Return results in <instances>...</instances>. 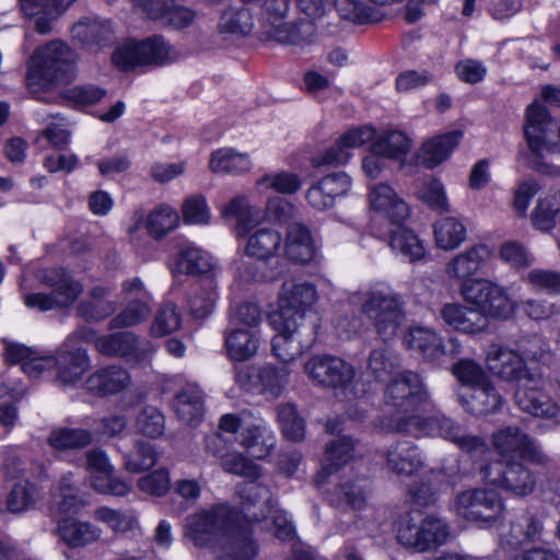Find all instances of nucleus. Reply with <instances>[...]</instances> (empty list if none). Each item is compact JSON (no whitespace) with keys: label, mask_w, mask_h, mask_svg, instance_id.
I'll return each mask as SVG.
<instances>
[{"label":"nucleus","mask_w":560,"mask_h":560,"mask_svg":"<svg viewBox=\"0 0 560 560\" xmlns=\"http://www.w3.org/2000/svg\"><path fill=\"white\" fill-rule=\"evenodd\" d=\"M387 432L413 436H441L455 443L462 451L475 459H486L491 453L482 438L467 434L465 429L453 419L439 416L424 418L419 415L398 416L388 420Z\"/></svg>","instance_id":"obj_1"},{"label":"nucleus","mask_w":560,"mask_h":560,"mask_svg":"<svg viewBox=\"0 0 560 560\" xmlns=\"http://www.w3.org/2000/svg\"><path fill=\"white\" fill-rule=\"evenodd\" d=\"M77 54L66 43L51 40L38 47L30 58L27 82L28 86H48L67 84L77 74Z\"/></svg>","instance_id":"obj_2"},{"label":"nucleus","mask_w":560,"mask_h":560,"mask_svg":"<svg viewBox=\"0 0 560 560\" xmlns=\"http://www.w3.org/2000/svg\"><path fill=\"white\" fill-rule=\"evenodd\" d=\"M90 368L91 360L85 349L63 343L55 355L35 358L24 363V373L31 377H37L54 369L56 383L74 386L82 381Z\"/></svg>","instance_id":"obj_3"},{"label":"nucleus","mask_w":560,"mask_h":560,"mask_svg":"<svg viewBox=\"0 0 560 560\" xmlns=\"http://www.w3.org/2000/svg\"><path fill=\"white\" fill-rule=\"evenodd\" d=\"M361 312L384 342L394 339L405 322V302L401 295L388 290L368 291Z\"/></svg>","instance_id":"obj_4"},{"label":"nucleus","mask_w":560,"mask_h":560,"mask_svg":"<svg viewBox=\"0 0 560 560\" xmlns=\"http://www.w3.org/2000/svg\"><path fill=\"white\" fill-rule=\"evenodd\" d=\"M176 59L173 48L162 36H152L142 42H127L118 46L113 55V63L121 70L137 66H163Z\"/></svg>","instance_id":"obj_5"},{"label":"nucleus","mask_w":560,"mask_h":560,"mask_svg":"<svg viewBox=\"0 0 560 560\" xmlns=\"http://www.w3.org/2000/svg\"><path fill=\"white\" fill-rule=\"evenodd\" d=\"M524 133L537 158H542L545 151L560 153V120L553 119L541 104L528 106Z\"/></svg>","instance_id":"obj_6"},{"label":"nucleus","mask_w":560,"mask_h":560,"mask_svg":"<svg viewBox=\"0 0 560 560\" xmlns=\"http://www.w3.org/2000/svg\"><path fill=\"white\" fill-rule=\"evenodd\" d=\"M492 439L493 445L503 463L523 460L534 465L546 466L550 462V458L534 440L518 427H505L495 432Z\"/></svg>","instance_id":"obj_7"},{"label":"nucleus","mask_w":560,"mask_h":560,"mask_svg":"<svg viewBox=\"0 0 560 560\" xmlns=\"http://www.w3.org/2000/svg\"><path fill=\"white\" fill-rule=\"evenodd\" d=\"M235 512L225 504L213 506L186 520L185 532L198 546L219 545Z\"/></svg>","instance_id":"obj_8"},{"label":"nucleus","mask_w":560,"mask_h":560,"mask_svg":"<svg viewBox=\"0 0 560 560\" xmlns=\"http://www.w3.org/2000/svg\"><path fill=\"white\" fill-rule=\"evenodd\" d=\"M457 513L481 526H492L497 523L503 511L500 495L487 489H472L463 491L455 499Z\"/></svg>","instance_id":"obj_9"},{"label":"nucleus","mask_w":560,"mask_h":560,"mask_svg":"<svg viewBox=\"0 0 560 560\" xmlns=\"http://www.w3.org/2000/svg\"><path fill=\"white\" fill-rule=\"evenodd\" d=\"M304 372L317 386L324 388H347L354 378L353 366L342 359L317 354L311 357L304 364Z\"/></svg>","instance_id":"obj_10"},{"label":"nucleus","mask_w":560,"mask_h":560,"mask_svg":"<svg viewBox=\"0 0 560 560\" xmlns=\"http://www.w3.org/2000/svg\"><path fill=\"white\" fill-rule=\"evenodd\" d=\"M462 294L467 302L474 303L487 318L488 316L506 317L512 311L511 302L504 290L488 280L466 282L462 288Z\"/></svg>","instance_id":"obj_11"},{"label":"nucleus","mask_w":560,"mask_h":560,"mask_svg":"<svg viewBox=\"0 0 560 560\" xmlns=\"http://www.w3.org/2000/svg\"><path fill=\"white\" fill-rule=\"evenodd\" d=\"M317 300V292L312 283L294 284L282 296V338L290 340L298 332L304 312Z\"/></svg>","instance_id":"obj_12"},{"label":"nucleus","mask_w":560,"mask_h":560,"mask_svg":"<svg viewBox=\"0 0 560 560\" xmlns=\"http://www.w3.org/2000/svg\"><path fill=\"white\" fill-rule=\"evenodd\" d=\"M385 397L388 404L409 413L424 404L429 395L418 374L404 372L388 384Z\"/></svg>","instance_id":"obj_13"},{"label":"nucleus","mask_w":560,"mask_h":560,"mask_svg":"<svg viewBox=\"0 0 560 560\" xmlns=\"http://www.w3.org/2000/svg\"><path fill=\"white\" fill-rule=\"evenodd\" d=\"M88 468L91 470L92 488L103 494L127 495L131 487L124 479L115 476L114 466L103 451L92 450L86 454Z\"/></svg>","instance_id":"obj_14"},{"label":"nucleus","mask_w":560,"mask_h":560,"mask_svg":"<svg viewBox=\"0 0 560 560\" xmlns=\"http://www.w3.org/2000/svg\"><path fill=\"white\" fill-rule=\"evenodd\" d=\"M234 378L241 388L277 398L280 394V374L276 365L270 363L255 366H237Z\"/></svg>","instance_id":"obj_15"},{"label":"nucleus","mask_w":560,"mask_h":560,"mask_svg":"<svg viewBox=\"0 0 560 560\" xmlns=\"http://www.w3.org/2000/svg\"><path fill=\"white\" fill-rule=\"evenodd\" d=\"M221 556L218 560H253L258 555V545L248 525H243L233 516L229 529L219 542Z\"/></svg>","instance_id":"obj_16"},{"label":"nucleus","mask_w":560,"mask_h":560,"mask_svg":"<svg viewBox=\"0 0 560 560\" xmlns=\"http://www.w3.org/2000/svg\"><path fill=\"white\" fill-rule=\"evenodd\" d=\"M96 351L105 357L131 358L141 360L151 351L149 342L140 340L131 331H116L101 335Z\"/></svg>","instance_id":"obj_17"},{"label":"nucleus","mask_w":560,"mask_h":560,"mask_svg":"<svg viewBox=\"0 0 560 560\" xmlns=\"http://www.w3.org/2000/svg\"><path fill=\"white\" fill-rule=\"evenodd\" d=\"M316 245L310 229L302 222H285L284 255L299 266L310 265L316 256Z\"/></svg>","instance_id":"obj_18"},{"label":"nucleus","mask_w":560,"mask_h":560,"mask_svg":"<svg viewBox=\"0 0 560 560\" xmlns=\"http://www.w3.org/2000/svg\"><path fill=\"white\" fill-rule=\"evenodd\" d=\"M83 292L82 284L70 275L48 293H30L25 295L24 302L31 308L42 312L54 308H65L73 304Z\"/></svg>","instance_id":"obj_19"},{"label":"nucleus","mask_w":560,"mask_h":560,"mask_svg":"<svg viewBox=\"0 0 560 560\" xmlns=\"http://www.w3.org/2000/svg\"><path fill=\"white\" fill-rule=\"evenodd\" d=\"M387 470L398 477H412L423 467L424 462L420 448L410 441H398L385 452Z\"/></svg>","instance_id":"obj_20"},{"label":"nucleus","mask_w":560,"mask_h":560,"mask_svg":"<svg viewBox=\"0 0 560 560\" xmlns=\"http://www.w3.org/2000/svg\"><path fill=\"white\" fill-rule=\"evenodd\" d=\"M487 368L493 375L516 384L529 376L523 359L517 353L497 345H492L488 350Z\"/></svg>","instance_id":"obj_21"},{"label":"nucleus","mask_w":560,"mask_h":560,"mask_svg":"<svg viewBox=\"0 0 560 560\" xmlns=\"http://www.w3.org/2000/svg\"><path fill=\"white\" fill-rule=\"evenodd\" d=\"M71 34L83 48L96 52L112 42L113 27L107 20L83 18L72 26Z\"/></svg>","instance_id":"obj_22"},{"label":"nucleus","mask_w":560,"mask_h":560,"mask_svg":"<svg viewBox=\"0 0 560 560\" xmlns=\"http://www.w3.org/2000/svg\"><path fill=\"white\" fill-rule=\"evenodd\" d=\"M533 378L526 377L516 384L514 393V401L516 406L524 412L534 417L553 418L558 415L559 408L546 394L540 392L536 386H529Z\"/></svg>","instance_id":"obj_23"},{"label":"nucleus","mask_w":560,"mask_h":560,"mask_svg":"<svg viewBox=\"0 0 560 560\" xmlns=\"http://www.w3.org/2000/svg\"><path fill=\"white\" fill-rule=\"evenodd\" d=\"M405 343L424 361L439 364L446 354L443 339L427 327H411L405 336Z\"/></svg>","instance_id":"obj_24"},{"label":"nucleus","mask_w":560,"mask_h":560,"mask_svg":"<svg viewBox=\"0 0 560 560\" xmlns=\"http://www.w3.org/2000/svg\"><path fill=\"white\" fill-rule=\"evenodd\" d=\"M371 207L386 215L392 223H402L410 214L408 205L387 184H376L371 188Z\"/></svg>","instance_id":"obj_25"},{"label":"nucleus","mask_w":560,"mask_h":560,"mask_svg":"<svg viewBox=\"0 0 560 560\" xmlns=\"http://www.w3.org/2000/svg\"><path fill=\"white\" fill-rule=\"evenodd\" d=\"M440 315L447 325L465 334L482 331L489 323L482 312L459 304L443 305Z\"/></svg>","instance_id":"obj_26"},{"label":"nucleus","mask_w":560,"mask_h":560,"mask_svg":"<svg viewBox=\"0 0 560 560\" xmlns=\"http://www.w3.org/2000/svg\"><path fill=\"white\" fill-rule=\"evenodd\" d=\"M131 382L127 370L118 365H109L97 370L86 380L89 390L98 395H113L125 389Z\"/></svg>","instance_id":"obj_27"},{"label":"nucleus","mask_w":560,"mask_h":560,"mask_svg":"<svg viewBox=\"0 0 560 560\" xmlns=\"http://www.w3.org/2000/svg\"><path fill=\"white\" fill-rule=\"evenodd\" d=\"M490 256L486 245H476L458 254L445 266V275L450 279L464 280L475 275Z\"/></svg>","instance_id":"obj_28"},{"label":"nucleus","mask_w":560,"mask_h":560,"mask_svg":"<svg viewBox=\"0 0 560 560\" xmlns=\"http://www.w3.org/2000/svg\"><path fill=\"white\" fill-rule=\"evenodd\" d=\"M544 525L540 518L530 511L520 514L512 523L506 544L511 548H520L540 540Z\"/></svg>","instance_id":"obj_29"},{"label":"nucleus","mask_w":560,"mask_h":560,"mask_svg":"<svg viewBox=\"0 0 560 560\" xmlns=\"http://www.w3.org/2000/svg\"><path fill=\"white\" fill-rule=\"evenodd\" d=\"M212 267L211 256L195 245L182 247L170 262L174 275H201Z\"/></svg>","instance_id":"obj_30"},{"label":"nucleus","mask_w":560,"mask_h":560,"mask_svg":"<svg viewBox=\"0 0 560 560\" xmlns=\"http://www.w3.org/2000/svg\"><path fill=\"white\" fill-rule=\"evenodd\" d=\"M173 407L182 421L198 424L203 415L202 390L196 385H186L175 395Z\"/></svg>","instance_id":"obj_31"},{"label":"nucleus","mask_w":560,"mask_h":560,"mask_svg":"<svg viewBox=\"0 0 560 560\" xmlns=\"http://www.w3.org/2000/svg\"><path fill=\"white\" fill-rule=\"evenodd\" d=\"M224 346L231 360L243 362L256 354L259 340L248 329L231 328L224 332Z\"/></svg>","instance_id":"obj_32"},{"label":"nucleus","mask_w":560,"mask_h":560,"mask_svg":"<svg viewBox=\"0 0 560 560\" xmlns=\"http://www.w3.org/2000/svg\"><path fill=\"white\" fill-rule=\"evenodd\" d=\"M253 164L246 153L232 148H222L211 153L209 168L214 174L242 175L250 171Z\"/></svg>","instance_id":"obj_33"},{"label":"nucleus","mask_w":560,"mask_h":560,"mask_svg":"<svg viewBox=\"0 0 560 560\" xmlns=\"http://www.w3.org/2000/svg\"><path fill=\"white\" fill-rule=\"evenodd\" d=\"M242 512L250 521H260L269 512L270 491L265 486L250 481L241 490Z\"/></svg>","instance_id":"obj_34"},{"label":"nucleus","mask_w":560,"mask_h":560,"mask_svg":"<svg viewBox=\"0 0 560 560\" xmlns=\"http://www.w3.org/2000/svg\"><path fill=\"white\" fill-rule=\"evenodd\" d=\"M462 136V131L455 130L424 142L421 156L422 163L428 168H433L441 164L458 144Z\"/></svg>","instance_id":"obj_35"},{"label":"nucleus","mask_w":560,"mask_h":560,"mask_svg":"<svg viewBox=\"0 0 560 560\" xmlns=\"http://www.w3.org/2000/svg\"><path fill=\"white\" fill-rule=\"evenodd\" d=\"M396 225L389 233V246L393 250L400 253L410 262L422 259L425 255L424 246L418 235L402 223Z\"/></svg>","instance_id":"obj_36"},{"label":"nucleus","mask_w":560,"mask_h":560,"mask_svg":"<svg viewBox=\"0 0 560 560\" xmlns=\"http://www.w3.org/2000/svg\"><path fill=\"white\" fill-rule=\"evenodd\" d=\"M59 535L70 547H83L97 541L102 529L89 522L69 520L59 524Z\"/></svg>","instance_id":"obj_37"},{"label":"nucleus","mask_w":560,"mask_h":560,"mask_svg":"<svg viewBox=\"0 0 560 560\" xmlns=\"http://www.w3.org/2000/svg\"><path fill=\"white\" fill-rule=\"evenodd\" d=\"M259 211L256 207H252L245 196L233 198L222 209L224 218L236 219V234L238 237L246 236L258 221Z\"/></svg>","instance_id":"obj_38"},{"label":"nucleus","mask_w":560,"mask_h":560,"mask_svg":"<svg viewBox=\"0 0 560 560\" xmlns=\"http://www.w3.org/2000/svg\"><path fill=\"white\" fill-rule=\"evenodd\" d=\"M505 477L502 489L517 497H525L533 492L536 486V478L521 460L506 462Z\"/></svg>","instance_id":"obj_39"},{"label":"nucleus","mask_w":560,"mask_h":560,"mask_svg":"<svg viewBox=\"0 0 560 560\" xmlns=\"http://www.w3.org/2000/svg\"><path fill=\"white\" fill-rule=\"evenodd\" d=\"M433 230L436 246L444 250L457 248L467 237L466 226L455 217L441 218Z\"/></svg>","instance_id":"obj_40"},{"label":"nucleus","mask_w":560,"mask_h":560,"mask_svg":"<svg viewBox=\"0 0 560 560\" xmlns=\"http://www.w3.org/2000/svg\"><path fill=\"white\" fill-rule=\"evenodd\" d=\"M354 441L347 435H340L326 445L324 464L319 476L326 478L337 471L352 456Z\"/></svg>","instance_id":"obj_41"},{"label":"nucleus","mask_w":560,"mask_h":560,"mask_svg":"<svg viewBox=\"0 0 560 560\" xmlns=\"http://www.w3.org/2000/svg\"><path fill=\"white\" fill-rule=\"evenodd\" d=\"M280 233L276 229L260 228L249 235L245 252L248 256L267 260L277 254Z\"/></svg>","instance_id":"obj_42"},{"label":"nucleus","mask_w":560,"mask_h":560,"mask_svg":"<svg viewBox=\"0 0 560 560\" xmlns=\"http://www.w3.org/2000/svg\"><path fill=\"white\" fill-rule=\"evenodd\" d=\"M179 215L177 211L168 205H159L147 217L144 226L148 234L161 240L177 228Z\"/></svg>","instance_id":"obj_43"},{"label":"nucleus","mask_w":560,"mask_h":560,"mask_svg":"<svg viewBox=\"0 0 560 560\" xmlns=\"http://www.w3.org/2000/svg\"><path fill=\"white\" fill-rule=\"evenodd\" d=\"M159 460L155 446L144 441H137L129 452L124 454V468L130 474L150 470Z\"/></svg>","instance_id":"obj_44"},{"label":"nucleus","mask_w":560,"mask_h":560,"mask_svg":"<svg viewBox=\"0 0 560 560\" xmlns=\"http://www.w3.org/2000/svg\"><path fill=\"white\" fill-rule=\"evenodd\" d=\"M47 443L59 452L79 450L92 443V433L79 428H57L50 432Z\"/></svg>","instance_id":"obj_45"},{"label":"nucleus","mask_w":560,"mask_h":560,"mask_svg":"<svg viewBox=\"0 0 560 560\" xmlns=\"http://www.w3.org/2000/svg\"><path fill=\"white\" fill-rule=\"evenodd\" d=\"M411 147V140L401 131L383 132L372 144V151L390 160L405 156Z\"/></svg>","instance_id":"obj_46"},{"label":"nucleus","mask_w":560,"mask_h":560,"mask_svg":"<svg viewBox=\"0 0 560 560\" xmlns=\"http://www.w3.org/2000/svg\"><path fill=\"white\" fill-rule=\"evenodd\" d=\"M243 2L261 4L260 40L280 43L279 0H243Z\"/></svg>","instance_id":"obj_47"},{"label":"nucleus","mask_w":560,"mask_h":560,"mask_svg":"<svg viewBox=\"0 0 560 560\" xmlns=\"http://www.w3.org/2000/svg\"><path fill=\"white\" fill-rule=\"evenodd\" d=\"M254 26L253 15L246 8H228L219 20L218 28L220 33L232 34L235 36L248 35Z\"/></svg>","instance_id":"obj_48"},{"label":"nucleus","mask_w":560,"mask_h":560,"mask_svg":"<svg viewBox=\"0 0 560 560\" xmlns=\"http://www.w3.org/2000/svg\"><path fill=\"white\" fill-rule=\"evenodd\" d=\"M39 489L27 479L20 480L13 485L8 493L7 510L13 514L27 511L39 499Z\"/></svg>","instance_id":"obj_49"},{"label":"nucleus","mask_w":560,"mask_h":560,"mask_svg":"<svg viewBox=\"0 0 560 560\" xmlns=\"http://www.w3.org/2000/svg\"><path fill=\"white\" fill-rule=\"evenodd\" d=\"M502 405V397L490 381L474 388L469 410L477 416L495 412Z\"/></svg>","instance_id":"obj_50"},{"label":"nucleus","mask_w":560,"mask_h":560,"mask_svg":"<svg viewBox=\"0 0 560 560\" xmlns=\"http://www.w3.org/2000/svg\"><path fill=\"white\" fill-rule=\"evenodd\" d=\"M93 516L96 521L106 524L115 533L131 530L137 524L136 514L131 510L100 506L94 511Z\"/></svg>","instance_id":"obj_51"},{"label":"nucleus","mask_w":560,"mask_h":560,"mask_svg":"<svg viewBox=\"0 0 560 560\" xmlns=\"http://www.w3.org/2000/svg\"><path fill=\"white\" fill-rule=\"evenodd\" d=\"M397 540L405 547L420 552L422 540L421 515L408 513L399 520L397 527Z\"/></svg>","instance_id":"obj_52"},{"label":"nucleus","mask_w":560,"mask_h":560,"mask_svg":"<svg viewBox=\"0 0 560 560\" xmlns=\"http://www.w3.org/2000/svg\"><path fill=\"white\" fill-rule=\"evenodd\" d=\"M450 535L447 524L438 517L422 518V540L420 552L434 550L445 544Z\"/></svg>","instance_id":"obj_53"},{"label":"nucleus","mask_w":560,"mask_h":560,"mask_svg":"<svg viewBox=\"0 0 560 560\" xmlns=\"http://www.w3.org/2000/svg\"><path fill=\"white\" fill-rule=\"evenodd\" d=\"M257 188L266 198V214L270 220L280 219V173L258 179Z\"/></svg>","instance_id":"obj_54"},{"label":"nucleus","mask_w":560,"mask_h":560,"mask_svg":"<svg viewBox=\"0 0 560 560\" xmlns=\"http://www.w3.org/2000/svg\"><path fill=\"white\" fill-rule=\"evenodd\" d=\"M222 469L232 475L256 480L261 476L260 467L238 452H231L221 456Z\"/></svg>","instance_id":"obj_55"},{"label":"nucleus","mask_w":560,"mask_h":560,"mask_svg":"<svg viewBox=\"0 0 560 560\" xmlns=\"http://www.w3.org/2000/svg\"><path fill=\"white\" fill-rule=\"evenodd\" d=\"M150 303L151 301L127 302L126 307L110 319L109 328H127L144 322L151 313Z\"/></svg>","instance_id":"obj_56"},{"label":"nucleus","mask_w":560,"mask_h":560,"mask_svg":"<svg viewBox=\"0 0 560 560\" xmlns=\"http://www.w3.org/2000/svg\"><path fill=\"white\" fill-rule=\"evenodd\" d=\"M182 317L173 303H165L159 307L154 316L151 334L163 337L176 331L180 327Z\"/></svg>","instance_id":"obj_57"},{"label":"nucleus","mask_w":560,"mask_h":560,"mask_svg":"<svg viewBox=\"0 0 560 560\" xmlns=\"http://www.w3.org/2000/svg\"><path fill=\"white\" fill-rule=\"evenodd\" d=\"M417 196L433 211L440 213L450 211L444 186L438 179H430L424 183L418 190Z\"/></svg>","instance_id":"obj_58"},{"label":"nucleus","mask_w":560,"mask_h":560,"mask_svg":"<svg viewBox=\"0 0 560 560\" xmlns=\"http://www.w3.org/2000/svg\"><path fill=\"white\" fill-rule=\"evenodd\" d=\"M137 428L143 435L156 439L164 433V416L158 408L144 406L137 417Z\"/></svg>","instance_id":"obj_59"},{"label":"nucleus","mask_w":560,"mask_h":560,"mask_svg":"<svg viewBox=\"0 0 560 560\" xmlns=\"http://www.w3.org/2000/svg\"><path fill=\"white\" fill-rule=\"evenodd\" d=\"M75 0H19L21 11L28 18H34L40 13L59 16Z\"/></svg>","instance_id":"obj_60"},{"label":"nucleus","mask_w":560,"mask_h":560,"mask_svg":"<svg viewBox=\"0 0 560 560\" xmlns=\"http://www.w3.org/2000/svg\"><path fill=\"white\" fill-rule=\"evenodd\" d=\"M57 491V504L61 513H77L80 510L81 500L72 474H68L60 479Z\"/></svg>","instance_id":"obj_61"},{"label":"nucleus","mask_w":560,"mask_h":560,"mask_svg":"<svg viewBox=\"0 0 560 560\" xmlns=\"http://www.w3.org/2000/svg\"><path fill=\"white\" fill-rule=\"evenodd\" d=\"M453 374L457 380L472 389L490 381L478 363L472 360L463 359L453 365Z\"/></svg>","instance_id":"obj_62"},{"label":"nucleus","mask_w":560,"mask_h":560,"mask_svg":"<svg viewBox=\"0 0 560 560\" xmlns=\"http://www.w3.org/2000/svg\"><path fill=\"white\" fill-rule=\"evenodd\" d=\"M396 366L395 357L390 349L384 345L373 349L368 358V370L377 380H384Z\"/></svg>","instance_id":"obj_63"},{"label":"nucleus","mask_w":560,"mask_h":560,"mask_svg":"<svg viewBox=\"0 0 560 560\" xmlns=\"http://www.w3.org/2000/svg\"><path fill=\"white\" fill-rule=\"evenodd\" d=\"M182 213L184 222L189 224H207L211 218L207 200L202 195L187 197L184 200Z\"/></svg>","instance_id":"obj_64"}]
</instances>
